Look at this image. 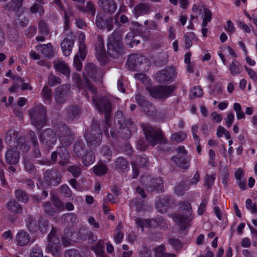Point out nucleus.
I'll use <instances>...</instances> for the list:
<instances>
[{
    "label": "nucleus",
    "instance_id": "1",
    "mask_svg": "<svg viewBox=\"0 0 257 257\" xmlns=\"http://www.w3.org/2000/svg\"><path fill=\"white\" fill-rule=\"evenodd\" d=\"M93 95L92 99L95 107L99 112L105 114V123L106 125H109L110 118L112 114L111 100L107 96H99L97 97L96 93Z\"/></svg>",
    "mask_w": 257,
    "mask_h": 257
},
{
    "label": "nucleus",
    "instance_id": "2",
    "mask_svg": "<svg viewBox=\"0 0 257 257\" xmlns=\"http://www.w3.org/2000/svg\"><path fill=\"white\" fill-rule=\"evenodd\" d=\"M179 208L182 211H186L185 214L175 213L172 215L173 220L178 224L180 229L185 230L192 218L190 215L192 212L191 204L187 201H181L179 203Z\"/></svg>",
    "mask_w": 257,
    "mask_h": 257
},
{
    "label": "nucleus",
    "instance_id": "3",
    "mask_svg": "<svg viewBox=\"0 0 257 257\" xmlns=\"http://www.w3.org/2000/svg\"><path fill=\"white\" fill-rule=\"evenodd\" d=\"M47 110L46 107L40 104L36 105L29 111L32 123L38 129H41L47 123Z\"/></svg>",
    "mask_w": 257,
    "mask_h": 257
},
{
    "label": "nucleus",
    "instance_id": "4",
    "mask_svg": "<svg viewBox=\"0 0 257 257\" xmlns=\"http://www.w3.org/2000/svg\"><path fill=\"white\" fill-rule=\"evenodd\" d=\"M54 127L60 143L65 146L70 145L74 140L71 129L62 122L56 123Z\"/></svg>",
    "mask_w": 257,
    "mask_h": 257
},
{
    "label": "nucleus",
    "instance_id": "5",
    "mask_svg": "<svg viewBox=\"0 0 257 257\" xmlns=\"http://www.w3.org/2000/svg\"><path fill=\"white\" fill-rule=\"evenodd\" d=\"M57 229L52 226V229L48 236V244L46 250L51 253L54 257H61V244L59 238L56 235Z\"/></svg>",
    "mask_w": 257,
    "mask_h": 257
},
{
    "label": "nucleus",
    "instance_id": "6",
    "mask_svg": "<svg viewBox=\"0 0 257 257\" xmlns=\"http://www.w3.org/2000/svg\"><path fill=\"white\" fill-rule=\"evenodd\" d=\"M39 139L43 149L50 151L57 142L56 132L51 128L45 129L40 133Z\"/></svg>",
    "mask_w": 257,
    "mask_h": 257
},
{
    "label": "nucleus",
    "instance_id": "7",
    "mask_svg": "<svg viewBox=\"0 0 257 257\" xmlns=\"http://www.w3.org/2000/svg\"><path fill=\"white\" fill-rule=\"evenodd\" d=\"M146 89L153 97L165 99L171 95L174 92L175 87L173 85H158L154 87L147 86Z\"/></svg>",
    "mask_w": 257,
    "mask_h": 257
},
{
    "label": "nucleus",
    "instance_id": "8",
    "mask_svg": "<svg viewBox=\"0 0 257 257\" xmlns=\"http://www.w3.org/2000/svg\"><path fill=\"white\" fill-rule=\"evenodd\" d=\"M144 132L146 140L152 146H154L158 143L164 142L163 133L161 130L149 126L145 128Z\"/></svg>",
    "mask_w": 257,
    "mask_h": 257
},
{
    "label": "nucleus",
    "instance_id": "9",
    "mask_svg": "<svg viewBox=\"0 0 257 257\" xmlns=\"http://www.w3.org/2000/svg\"><path fill=\"white\" fill-rule=\"evenodd\" d=\"M62 174L56 168L46 170L44 174V181L48 185L56 186L61 182Z\"/></svg>",
    "mask_w": 257,
    "mask_h": 257
},
{
    "label": "nucleus",
    "instance_id": "10",
    "mask_svg": "<svg viewBox=\"0 0 257 257\" xmlns=\"http://www.w3.org/2000/svg\"><path fill=\"white\" fill-rule=\"evenodd\" d=\"M59 156V164L64 165L69 162L70 156L67 150L63 146L58 147L56 150L52 152L51 156V161L55 163L57 161V156Z\"/></svg>",
    "mask_w": 257,
    "mask_h": 257
},
{
    "label": "nucleus",
    "instance_id": "11",
    "mask_svg": "<svg viewBox=\"0 0 257 257\" xmlns=\"http://www.w3.org/2000/svg\"><path fill=\"white\" fill-rule=\"evenodd\" d=\"M84 137L88 146L95 147L100 145L102 135L101 130L89 131L84 135Z\"/></svg>",
    "mask_w": 257,
    "mask_h": 257
},
{
    "label": "nucleus",
    "instance_id": "12",
    "mask_svg": "<svg viewBox=\"0 0 257 257\" xmlns=\"http://www.w3.org/2000/svg\"><path fill=\"white\" fill-rule=\"evenodd\" d=\"M96 57L97 60L102 64L106 61V55L104 46L103 39L102 36L97 35L95 42Z\"/></svg>",
    "mask_w": 257,
    "mask_h": 257
},
{
    "label": "nucleus",
    "instance_id": "13",
    "mask_svg": "<svg viewBox=\"0 0 257 257\" xmlns=\"http://www.w3.org/2000/svg\"><path fill=\"white\" fill-rule=\"evenodd\" d=\"M70 93V85L63 84L55 89L54 98L57 103L62 104L65 102Z\"/></svg>",
    "mask_w": 257,
    "mask_h": 257
},
{
    "label": "nucleus",
    "instance_id": "14",
    "mask_svg": "<svg viewBox=\"0 0 257 257\" xmlns=\"http://www.w3.org/2000/svg\"><path fill=\"white\" fill-rule=\"evenodd\" d=\"M72 79L76 84L78 88L85 89H87L93 94L96 93V88L91 84L86 76H84L83 79H82L79 74H74Z\"/></svg>",
    "mask_w": 257,
    "mask_h": 257
},
{
    "label": "nucleus",
    "instance_id": "15",
    "mask_svg": "<svg viewBox=\"0 0 257 257\" xmlns=\"http://www.w3.org/2000/svg\"><path fill=\"white\" fill-rule=\"evenodd\" d=\"M107 52L112 58H117L124 53V45L123 43L107 41Z\"/></svg>",
    "mask_w": 257,
    "mask_h": 257
},
{
    "label": "nucleus",
    "instance_id": "16",
    "mask_svg": "<svg viewBox=\"0 0 257 257\" xmlns=\"http://www.w3.org/2000/svg\"><path fill=\"white\" fill-rule=\"evenodd\" d=\"M97 4L105 14H113L117 9V4L115 0H98Z\"/></svg>",
    "mask_w": 257,
    "mask_h": 257
},
{
    "label": "nucleus",
    "instance_id": "17",
    "mask_svg": "<svg viewBox=\"0 0 257 257\" xmlns=\"http://www.w3.org/2000/svg\"><path fill=\"white\" fill-rule=\"evenodd\" d=\"M69 36L67 34V37L63 40L60 44L63 54L66 56L70 55L74 44L73 38L74 37L71 36L72 32H69Z\"/></svg>",
    "mask_w": 257,
    "mask_h": 257
},
{
    "label": "nucleus",
    "instance_id": "18",
    "mask_svg": "<svg viewBox=\"0 0 257 257\" xmlns=\"http://www.w3.org/2000/svg\"><path fill=\"white\" fill-rule=\"evenodd\" d=\"M174 72L173 68L164 69L156 73L155 78L160 83L168 82L172 80V76L174 75Z\"/></svg>",
    "mask_w": 257,
    "mask_h": 257
},
{
    "label": "nucleus",
    "instance_id": "19",
    "mask_svg": "<svg viewBox=\"0 0 257 257\" xmlns=\"http://www.w3.org/2000/svg\"><path fill=\"white\" fill-rule=\"evenodd\" d=\"M152 10L151 5L148 3H140L137 4L133 10V13L136 18L149 14Z\"/></svg>",
    "mask_w": 257,
    "mask_h": 257
},
{
    "label": "nucleus",
    "instance_id": "20",
    "mask_svg": "<svg viewBox=\"0 0 257 257\" xmlns=\"http://www.w3.org/2000/svg\"><path fill=\"white\" fill-rule=\"evenodd\" d=\"M81 114L80 108L76 105H71L66 108L65 115L66 119L72 121L79 118Z\"/></svg>",
    "mask_w": 257,
    "mask_h": 257
},
{
    "label": "nucleus",
    "instance_id": "21",
    "mask_svg": "<svg viewBox=\"0 0 257 257\" xmlns=\"http://www.w3.org/2000/svg\"><path fill=\"white\" fill-rule=\"evenodd\" d=\"M23 0H11L4 6V8L9 11L14 12L16 15L19 14L23 12Z\"/></svg>",
    "mask_w": 257,
    "mask_h": 257
},
{
    "label": "nucleus",
    "instance_id": "22",
    "mask_svg": "<svg viewBox=\"0 0 257 257\" xmlns=\"http://www.w3.org/2000/svg\"><path fill=\"white\" fill-rule=\"evenodd\" d=\"M85 73L87 76L95 80L97 77H101L102 74H99L100 69L96 65L92 63H87L84 67Z\"/></svg>",
    "mask_w": 257,
    "mask_h": 257
},
{
    "label": "nucleus",
    "instance_id": "23",
    "mask_svg": "<svg viewBox=\"0 0 257 257\" xmlns=\"http://www.w3.org/2000/svg\"><path fill=\"white\" fill-rule=\"evenodd\" d=\"M171 159L175 164L183 169H188L190 166V160L186 158V155L178 154L172 156Z\"/></svg>",
    "mask_w": 257,
    "mask_h": 257
},
{
    "label": "nucleus",
    "instance_id": "24",
    "mask_svg": "<svg viewBox=\"0 0 257 257\" xmlns=\"http://www.w3.org/2000/svg\"><path fill=\"white\" fill-rule=\"evenodd\" d=\"M36 48L38 52H41L46 57L51 58L55 55V51L51 43L38 45L36 46Z\"/></svg>",
    "mask_w": 257,
    "mask_h": 257
},
{
    "label": "nucleus",
    "instance_id": "25",
    "mask_svg": "<svg viewBox=\"0 0 257 257\" xmlns=\"http://www.w3.org/2000/svg\"><path fill=\"white\" fill-rule=\"evenodd\" d=\"M19 158L20 154L16 150H9L5 155L6 161L9 165L17 164L19 162Z\"/></svg>",
    "mask_w": 257,
    "mask_h": 257
},
{
    "label": "nucleus",
    "instance_id": "26",
    "mask_svg": "<svg viewBox=\"0 0 257 257\" xmlns=\"http://www.w3.org/2000/svg\"><path fill=\"white\" fill-rule=\"evenodd\" d=\"M163 181L161 177L152 178L151 180L150 184L147 188L148 191H156L157 192H162L163 190Z\"/></svg>",
    "mask_w": 257,
    "mask_h": 257
},
{
    "label": "nucleus",
    "instance_id": "27",
    "mask_svg": "<svg viewBox=\"0 0 257 257\" xmlns=\"http://www.w3.org/2000/svg\"><path fill=\"white\" fill-rule=\"evenodd\" d=\"M115 169L119 173H123L128 170L129 165L127 161L122 157L117 158L114 161Z\"/></svg>",
    "mask_w": 257,
    "mask_h": 257
},
{
    "label": "nucleus",
    "instance_id": "28",
    "mask_svg": "<svg viewBox=\"0 0 257 257\" xmlns=\"http://www.w3.org/2000/svg\"><path fill=\"white\" fill-rule=\"evenodd\" d=\"M19 132L13 130H9L6 135L5 142L10 146L13 147L18 141L19 139Z\"/></svg>",
    "mask_w": 257,
    "mask_h": 257
},
{
    "label": "nucleus",
    "instance_id": "29",
    "mask_svg": "<svg viewBox=\"0 0 257 257\" xmlns=\"http://www.w3.org/2000/svg\"><path fill=\"white\" fill-rule=\"evenodd\" d=\"M16 239L19 245L24 246L29 243L30 237L27 232L23 230H20L16 234Z\"/></svg>",
    "mask_w": 257,
    "mask_h": 257
},
{
    "label": "nucleus",
    "instance_id": "30",
    "mask_svg": "<svg viewBox=\"0 0 257 257\" xmlns=\"http://www.w3.org/2000/svg\"><path fill=\"white\" fill-rule=\"evenodd\" d=\"M56 70L67 77L70 75V69L67 63L64 61H58L54 63Z\"/></svg>",
    "mask_w": 257,
    "mask_h": 257
},
{
    "label": "nucleus",
    "instance_id": "31",
    "mask_svg": "<svg viewBox=\"0 0 257 257\" xmlns=\"http://www.w3.org/2000/svg\"><path fill=\"white\" fill-rule=\"evenodd\" d=\"M6 206L8 210L14 214H21L23 212V208L22 206L15 200L9 201Z\"/></svg>",
    "mask_w": 257,
    "mask_h": 257
},
{
    "label": "nucleus",
    "instance_id": "32",
    "mask_svg": "<svg viewBox=\"0 0 257 257\" xmlns=\"http://www.w3.org/2000/svg\"><path fill=\"white\" fill-rule=\"evenodd\" d=\"M150 62L148 59L144 56L138 55L137 71L145 72L149 68Z\"/></svg>",
    "mask_w": 257,
    "mask_h": 257
},
{
    "label": "nucleus",
    "instance_id": "33",
    "mask_svg": "<svg viewBox=\"0 0 257 257\" xmlns=\"http://www.w3.org/2000/svg\"><path fill=\"white\" fill-rule=\"evenodd\" d=\"M78 9L80 11L84 13L90 14L92 17H93L95 14V7L90 1L87 2L86 6H84V4L82 5H78Z\"/></svg>",
    "mask_w": 257,
    "mask_h": 257
},
{
    "label": "nucleus",
    "instance_id": "34",
    "mask_svg": "<svg viewBox=\"0 0 257 257\" xmlns=\"http://www.w3.org/2000/svg\"><path fill=\"white\" fill-rule=\"evenodd\" d=\"M155 257H175L176 255L172 253L166 252V246L161 244L154 249Z\"/></svg>",
    "mask_w": 257,
    "mask_h": 257
},
{
    "label": "nucleus",
    "instance_id": "35",
    "mask_svg": "<svg viewBox=\"0 0 257 257\" xmlns=\"http://www.w3.org/2000/svg\"><path fill=\"white\" fill-rule=\"evenodd\" d=\"M123 33L124 31L122 29L120 28L116 29L108 37V41L123 43L122 38Z\"/></svg>",
    "mask_w": 257,
    "mask_h": 257
},
{
    "label": "nucleus",
    "instance_id": "36",
    "mask_svg": "<svg viewBox=\"0 0 257 257\" xmlns=\"http://www.w3.org/2000/svg\"><path fill=\"white\" fill-rule=\"evenodd\" d=\"M62 222L67 226L72 225L77 222V217L74 213L63 214L61 218Z\"/></svg>",
    "mask_w": 257,
    "mask_h": 257
},
{
    "label": "nucleus",
    "instance_id": "37",
    "mask_svg": "<svg viewBox=\"0 0 257 257\" xmlns=\"http://www.w3.org/2000/svg\"><path fill=\"white\" fill-rule=\"evenodd\" d=\"M138 54H132L128 56L126 65L130 70L135 71H137V67L139 66L137 65L138 63Z\"/></svg>",
    "mask_w": 257,
    "mask_h": 257
},
{
    "label": "nucleus",
    "instance_id": "38",
    "mask_svg": "<svg viewBox=\"0 0 257 257\" xmlns=\"http://www.w3.org/2000/svg\"><path fill=\"white\" fill-rule=\"evenodd\" d=\"M81 160L83 165L85 166H88L95 161V156L91 151H88L82 157Z\"/></svg>",
    "mask_w": 257,
    "mask_h": 257
},
{
    "label": "nucleus",
    "instance_id": "39",
    "mask_svg": "<svg viewBox=\"0 0 257 257\" xmlns=\"http://www.w3.org/2000/svg\"><path fill=\"white\" fill-rule=\"evenodd\" d=\"M85 148V144L83 141H78L75 142L73 145L74 153L77 157H80L84 152Z\"/></svg>",
    "mask_w": 257,
    "mask_h": 257
},
{
    "label": "nucleus",
    "instance_id": "40",
    "mask_svg": "<svg viewBox=\"0 0 257 257\" xmlns=\"http://www.w3.org/2000/svg\"><path fill=\"white\" fill-rule=\"evenodd\" d=\"M229 69L230 73L234 76L240 74L242 70L241 64L236 60H234L229 65Z\"/></svg>",
    "mask_w": 257,
    "mask_h": 257
},
{
    "label": "nucleus",
    "instance_id": "41",
    "mask_svg": "<svg viewBox=\"0 0 257 257\" xmlns=\"http://www.w3.org/2000/svg\"><path fill=\"white\" fill-rule=\"evenodd\" d=\"M42 207L45 213L48 215L52 216L57 213V211L50 202L47 201L43 203Z\"/></svg>",
    "mask_w": 257,
    "mask_h": 257
},
{
    "label": "nucleus",
    "instance_id": "42",
    "mask_svg": "<svg viewBox=\"0 0 257 257\" xmlns=\"http://www.w3.org/2000/svg\"><path fill=\"white\" fill-rule=\"evenodd\" d=\"M25 170L29 173L35 175L37 172L36 168L33 162L28 158H25L24 160Z\"/></svg>",
    "mask_w": 257,
    "mask_h": 257
},
{
    "label": "nucleus",
    "instance_id": "43",
    "mask_svg": "<svg viewBox=\"0 0 257 257\" xmlns=\"http://www.w3.org/2000/svg\"><path fill=\"white\" fill-rule=\"evenodd\" d=\"M189 186L183 182H180L176 185L174 189V193L178 196L183 195L186 191L188 190Z\"/></svg>",
    "mask_w": 257,
    "mask_h": 257
},
{
    "label": "nucleus",
    "instance_id": "44",
    "mask_svg": "<svg viewBox=\"0 0 257 257\" xmlns=\"http://www.w3.org/2000/svg\"><path fill=\"white\" fill-rule=\"evenodd\" d=\"M168 241L177 252L179 251L183 246V243L175 237L169 238Z\"/></svg>",
    "mask_w": 257,
    "mask_h": 257
},
{
    "label": "nucleus",
    "instance_id": "45",
    "mask_svg": "<svg viewBox=\"0 0 257 257\" xmlns=\"http://www.w3.org/2000/svg\"><path fill=\"white\" fill-rule=\"evenodd\" d=\"M51 200L54 206V208L57 211V213L64 210L63 202L57 196L55 195L52 196Z\"/></svg>",
    "mask_w": 257,
    "mask_h": 257
},
{
    "label": "nucleus",
    "instance_id": "46",
    "mask_svg": "<svg viewBox=\"0 0 257 257\" xmlns=\"http://www.w3.org/2000/svg\"><path fill=\"white\" fill-rule=\"evenodd\" d=\"M108 168L105 164L100 163L95 166L93 168L94 173L97 176H102L105 175L107 172Z\"/></svg>",
    "mask_w": 257,
    "mask_h": 257
},
{
    "label": "nucleus",
    "instance_id": "47",
    "mask_svg": "<svg viewBox=\"0 0 257 257\" xmlns=\"http://www.w3.org/2000/svg\"><path fill=\"white\" fill-rule=\"evenodd\" d=\"M17 199L21 202L27 203L29 200V196L24 190L20 189L16 190L15 192Z\"/></svg>",
    "mask_w": 257,
    "mask_h": 257
},
{
    "label": "nucleus",
    "instance_id": "48",
    "mask_svg": "<svg viewBox=\"0 0 257 257\" xmlns=\"http://www.w3.org/2000/svg\"><path fill=\"white\" fill-rule=\"evenodd\" d=\"M26 226L30 231L34 232L37 228L36 220L31 215H29L26 219Z\"/></svg>",
    "mask_w": 257,
    "mask_h": 257
},
{
    "label": "nucleus",
    "instance_id": "49",
    "mask_svg": "<svg viewBox=\"0 0 257 257\" xmlns=\"http://www.w3.org/2000/svg\"><path fill=\"white\" fill-rule=\"evenodd\" d=\"M114 123L119 125V127L125 126V119L121 111L117 110L114 114Z\"/></svg>",
    "mask_w": 257,
    "mask_h": 257
},
{
    "label": "nucleus",
    "instance_id": "50",
    "mask_svg": "<svg viewBox=\"0 0 257 257\" xmlns=\"http://www.w3.org/2000/svg\"><path fill=\"white\" fill-rule=\"evenodd\" d=\"M38 30L40 34L44 36H47L50 32L48 25L43 20H40L38 23Z\"/></svg>",
    "mask_w": 257,
    "mask_h": 257
},
{
    "label": "nucleus",
    "instance_id": "51",
    "mask_svg": "<svg viewBox=\"0 0 257 257\" xmlns=\"http://www.w3.org/2000/svg\"><path fill=\"white\" fill-rule=\"evenodd\" d=\"M148 115L154 116L156 115L157 110L155 107L150 101L147 105L142 108Z\"/></svg>",
    "mask_w": 257,
    "mask_h": 257
},
{
    "label": "nucleus",
    "instance_id": "52",
    "mask_svg": "<svg viewBox=\"0 0 257 257\" xmlns=\"http://www.w3.org/2000/svg\"><path fill=\"white\" fill-rule=\"evenodd\" d=\"M104 247L103 242L101 240H99L95 246L92 247V249L97 255L103 257L104 253Z\"/></svg>",
    "mask_w": 257,
    "mask_h": 257
},
{
    "label": "nucleus",
    "instance_id": "53",
    "mask_svg": "<svg viewBox=\"0 0 257 257\" xmlns=\"http://www.w3.org/2000/svg\"><path fill=\"white\" fill-rule=\"evenodd\" d=\"M50 226V225L48 220L43 218L40 219L39 221V227L40 231L42 233H46L49 229Z\"/></svg>",
    "mask_w": 257,
    "mask_h": 257
},
{
    "label": "nucleus",
    "instance_id": "54",
    "mask_svg": "<svg viewBox=\"0 0 257 257\" xmlns=\"http://www.w3.org/2000/svg\"><path fill=\"white\" fill-rule=\"evenodd\" d=\"M61 79L59 77L55 76L53 73H50L48 78V84L51 86H54L57 84L61 83Z\"/></svg>",
    "mask_w": 257,
    "mask_h": 257
},
{
    "label": "nucleus",
    "instance_id": "55",
    "mask_svg": "<svg viewBox=\"0 0 257 257\" xmlns=\"http://www.w3.org/2000/svg\"><path fill=\"white\" fill-rule=\"evenodd\" d=\"M64 257H84L80 250L76 249H67L64 252Z\"/></svg>",
    "mask_w": 257,
    "mask_h": 257
},
{
    "label": "nucleus",
    "instance_id": "56",
    "mask_svg": "<svg viewBox=\"0 0 257 257\" xmlns=\"http://www.w3.org/2000/svg\"><path fill=\"white\" fill-rule=\"evenodd\" d=\"M13 147L22 150L23 152H27L29 150V146L24 142L23 138L19 139Z\"/></svg>",
    "mask_w": 257,
    "mask_h": 257
},
{
    "label": "nucleus",
    "instance_id": "57",
    "mask_svg": "<svg viewBox=\"0 0 257 257\" xmlns=\"http://www.w3.org/2000/svg\"><path fill=\"white\" fill-rule=\"evenodd\" d=\"M135 221L137 225L142 228V231H143L144 227H151V221L149 219L138 218L135 219Z\"/></svg>",
    "mask_w": 257,
    "mask_h": 257
},
{
    "label": "nucleus",
    "instance_id": "58",
    "mask_svg": "<svg viewBox=\"0 0 257 257\" xmlns=\"http://www.w3.org/2000/svg\"><path fill=\"white\" fill-rule=\"evenodd\" d=\"M135 99L136 102L141 106V108L145 106L146 105H147L149 102L147 100L146 98L144 95H142L139 92L136 94Z\"/></svg>",
    "mask_w": 257,
    "mask_h": 257
},
{
    "label": "nucleus",
    "instance_id": "59",
    "mask_svg": "<svg viewBox=\"0 0 257 257\" xmlns=\"http://www.w3.org/2000/svg\"><path fill=\"white\" fill-rule=\"evenodd\" d=\"M42 95L44 101H50L52 99V90L48 86L43 87L42 91Z\"/></svg>",
    "mask_w": 257,
    "mask_h": 257
},
{
    "label": "nucleus",
    "instance_id": "60",
    "mask_svg": "<svg viewBox=\"0 0 257 257\" xmlns=\"http://www.w3.org/2000/svg\"><path fill=\"white\" fill-rule=\"evenodd\" d=\"M101 154L109 162L112 156V151L108 146H104L101 150Z\"/></svg>",
    "mask_w": 257,
    "mask_h": 257
},
{
    "label": "nucleus",
    "instance_id": "61",
    "mask_svg": "<svg viewBox=\"0 0 257 257\" xmlns=\"http://www.w3.org/2000/svg\"><path fill=\"white\" fill-rule=\"evenodd\" d=\"M186 138V135L185 133L180 132L178 133L173 134L171 136V139L174 142L180 143L183 141Z\"/></svg>",
    "mask_w": 257,
    "mask_h": 257
},
{
    "label": "nucleus",
    "instance_id": "62",
    "mask_svg": "<svg viewBox=\"0 0 257 257\" xmlns=\"http://www.w3.org/2000/svg\"><path fill=\"white\" fill-rule=\"evenodd\" d=\"M30 256L43 257L42 251L38 245H36L31 248Z\"/></svg>",
    "mask_w": 257,
    "mask_h": 257
},
{
    "label": "nucleus",
    "instance_id": "63",
    "mask_svg": "<svg viewBox=\"0 0 257 257\" xmlns=\"http://www.w3.org/2000/svg\"><path fill=\"white\" fill-rule=\"evenodd\" d=\"M30 11L32 14H36L38 12L39 13L40 15L43 14L44 12L43 6L37 3H35L32 5L30 8Z\"/></svg>",
    "mask_w": 257,
    "mask_h": 257
},
{
    "label": "nucleus",
    "instance_id": "64",
    "mask_svg": "<svg viewBox=\"0 0 257 257\" xmlns=\"http://www.w3.org/2000/svg\"><path fill=\"white\" fill-rule=\"evenodd\" d=\"M203 94V91L201 88L199 87H194L191 90L190 93V98L191 99H194L196 96L201 97Z\"/></svg>",
    "mask_w": 257,
    "mask_h": 257
}]
</instances>
